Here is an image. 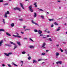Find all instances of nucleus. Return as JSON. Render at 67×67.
Listing matches in <instances>:
<instances>
[{
  "instance_id": "nucleus-1",
  "label": "nucleus",
  "mask_w": 67,
  "mask_h": 67,
  "mask_svg": "<svg viewBox=\"0 0 67 67\" xmlns=\"http://www.w3.org/2000/svg\"><path fill=\"white\" fill-rule=\"evenodd\" d=\"M10 43L11 44H13V45H15L14 46V48L13 49L14 50V49H15V48H17V45H15V43L11 42V41H10Z\"/></svg>"
},
{
  "instance_id": "nucleus-2",
  "label": "nucleus",
  "mask_w": 67,
  "mask_h": 67,
  "mask_svg": "<svg viewBox=\"0 0 67 67\" xmlns=\"http://www.w3.org/2000/svg\"><path fill=\"white\" fill-rule=\"evenodd\" d=\"M32 5H31L29 6V8L30 11L31 12H33V9H32Z\"/></svg>"
},
{
  "instance_id": "nucleus-3",
  "label": "nucleus",
  "mask_w": 67,
  "mask_h": 67,
  "mask_svg": "<svg viewBox=\"0 0 67 67\" xmlns=\"http://www.w3.org/2000/svg\"><path fill=\"white\" fill-rule=\"evenodd\" d=\"M4 54L5 55H6V56H9V55H11L12 54V53L10 52L8 54L4 53Z\"/></svg>"
},
{
  "instance_id": "nucleus-4",
  "label": "nucleus",
  "mask_w": 67,
  "mask_h": 67,
  "mask_svg": "<svg viewBox=\"0 0 67 67\" xmlns=\"http://www.w3.org/2000/svg\"><path fill=\"white\" fill-rule=\"evenodd\" d=\"M14 10H19V11H21V9H20V8H19L18 7H15L14 8Z\"/></svg>"
},
{
  "instance_id": "nucleus-5",
  "label": "nucleus",
  "mask_w": 67,
  "mask_h": 67,
  "mask_svg": "<svg viewBox=\"0 0 67 67\" xmlns=\"http://www.w3.org/2000/svg\"><path fill=\"white\" fill-rule=\"evenodd\" d=\"M13 36H14V37H18V38H21V36L18 35H13Z\"/></svg>"
},
{
  "instance_id": "nucleus-6",
  "label": "nucleus",
  "mask_w": 67,
  "mask_h": 67,
  "mask_svg": "<svg viewBox=\"0 0 67 67\" xmlns=\"http://www.w3.org/2000/svg\"><path fill=\"white\" fill-rule=\"evenodd\" d=\"M62 61H59L57 62L56 63L57 64H60V65H61L62 64Z\"/></svg>"
},
{
  "instance_id": "nucleus-7",
  "label": "nucleus",
  "mask_w": 67,
  "mask_h": 67,
  "mask_svg": "<svg viewBox=\"0 0 67 67\" xmlns=\"http://www.w3.org/2000/svg\"><path fill=\"white\" fill-rule=\"evenodd\" d=\"M31 22L33 24H35V25H38L37 24V23H35L34 22V21H33V20H32L31 21Z\"/></svg>"
},
{
  "instance_id": "nucleus-8",
  "label": "nucleus",
  "mask_w": 67,
  "mask_h": 67,
  "mask_svg": "<svg viewBox=\"0 0 67 67\" xmlns=\"http://www.w3.org/2000/svg\"><path fill=\"white\" fill-rule=\"evenodd\" d=\"M45 45H46L45 43H43L42 46V47H43V48H46V47H44L45 46Z\"/></svg>"
},
{
  "instance_id": "nucleus-9",
  "label": "nucleus",
  "mask_w": 67,
  "mask_h": 67,
  "mask_svg": "<svg viewBox=\"0 0 67 67\" xmlns=\"http://www.w3.org/2000/svg\"><path fill=\"white\" fill-rule=\"evenodd\" d=\"M20 5L21 7L23 9H24V7H23V4L21 3H20Z\"/></svg>"
},
{
  "instance_id": "nucleus-10",
  "label": "nucleus",
  "mask_w": 67,
  "mask_h": 67,
  "mask_svg": "<svg viewBox=\"0 0 67 67\" xmlns=\"http://www.w3.org/2000/svg\"><path fill=\"white\" fill-rule=\"evenodd\" d=\"M38 32V33L39 34H41V33H42V31L40 30H39Z\"/></svg>"
},
{
  "instance_id": "nucleus-11",
  "label": "nucleus",
  "mask_w": 67,
  "mask_h": 67,
  "mask_svg": "<svg viewBox=\"0 0 67 67\" xmlns=\"http://www.w3.org/2000/svg\"><path fill=\"white\" fill-rule=\"evenodd\" d=\"M59 55V53L58 52H56L55 53V55L56 56H58Z\"/></svg>"
},
{
  "instance_id": "nucleus-12",
  "label": "nucleus",
  "mask_w": 67,
  "mask_h": 67,
  "mask_svg": "<svg viewBox=\"0 0 67 67\" xmlns=\"http://www.w3.org/2000/svg\"><path fill=\"white\" fill-rule=\"evenodd\" d=\"M3 42V40H1L0 42V46H1L2 45V43Z\"/></svg>"
},
{
  "instance_id": "nucleus-13",
  "label": "nucleus",
  "mask_w": 67,
  "mask_h": 67,
  "mask_svg": "<svg viewBox=\"0 0 67 67\" xmlns=\"http://www.w3.org/2000/svg\"><path fill=\"white\" fill-rule=\"evenodd\" d=\"M36 4H37V3L36 2L34 4V5H35V7H36V8L37 7V5H36Z\"/></svg>"
},
{
  "instance_id": "nucleus-14",
  "label": "nucleus",
  "mask_w": 67,
  "mask_h": 67,
  "mask_svg": "<svg viewBox=\"0 0 67 67\" xmlns=\"http://www.w3.org/2000/svg\"><path fill=\"white\" fill-rule=\"evenodd\" d=\"M12 63L14 65V66H16V67H18V65H16V64H14V63L13 62H12Z\"/></svg>"
},
{
  "instance_id": "nucleus-15",
  "label": "nucleus",
  "mask_w": 67,
  "mask_h": 67,
  "mask_svg": "<svg viewBox=\"0 0 67 67\" xmlns=\"http://www.w3.org/2000/svg\"><path fill=\"white\" fill-rule=\"evenodd\" d=\"M16 42L17 43V44L19 46H20V45H21V44L20 43V42H19L17 41Z\"/></svg>"
},
{
  "instance_id": "nucleus-16",
  "label": "nucleus",
  "mask_w": 67,
  "mask_h": 67,
  "mask_svg": "<svg viewBox=\"0 0 67 67\" xmlns=\"http://www.w3.org/2000/svg\"><path fill=\"white\" fill-rule=\"evenodd\" d=\"M33 63H37V61H36V60H33Z\"/></svg>"
},
{
  "instance_id": "nucleus-17",
  "label": "nucleus",
  "mask_w": 67,
  "mask_h": 67,
  "mask_svg": "<svg viewBox=\"0 0 67 67\" xmlns=\"http://www.w3.org/2000/svg\"><path fill=\"white\" fill-rule=\"evenodd\" d=\"M34 18H36V16H37V15L36 14V13H34Z\"/></svg>"
},
{
  "instance_id": "nucleus-18",
  "label": "nucleus",
  "mask_w": 67,
  "mask_h": 67,
  "mask_svg": "<svg viewBox=\"0 0 67 67\" xmlns=\"http://www.w3.org/2000/svg\"><path fill=\"white\" fill-rule=\"evenodd\" d=\"M4 17L6 18H7V13H5L4 15Z\"/></svg>"
},
{
  "instance_id": "nucleus-19",
  "label": "nucleus",
  "mask_w": 67,
  "mask_h": 67,
  "mask_svg": "<svg viewBox=\"0 0 67 67\" xmlns=\"http://www.w3.org/2000/svg\"><path fill=\"white\" fill-rule=\"evenodd\" d=\"M29 47L30 48H34V47L32 46H29Z\"/></svg>"
},
{
  "instance_id": "nucleus-20",
  "label": "nucleus",
  "mask_w": 67,
  "mask_h": 67,
  "mask_svg": "<svg viewBox=\"0 0 67 67\" xmlns=\"http://www.w3.org/2000/svg\"><path fill=\"white\" fill-rule=\"evenodd\" d=\"M6 34L7 35H8V36H11V35H10V34H9L8 32H6Z\"/></svg>"
},
{
  "instance_id": "nucleus-21",
  "label": "nucleus",
  "mask_w": 67,
  "mask_h": 67,
  "mask_svg": "<svg viewBox=\"0 0 67 67\" xmlns=\"http://www.w3.org/2000/svg\"><path fill=\"white\" fill-rule=\"evenodd\" d=\"M6 34L7 35H8V36H11V35H10V34H9L8 32H6Z\"/></svg>"
},
{
  "instance_id": "nucleus-22",
  "label": "nucleus",
  "mask_w": 67,
  "mask_h": 67,
  "mask_svg": "<svg viewBox=\"0 0 67 67\" xmlns=\"http://www.w3.org/2000/svg\"><path fill=\"white\" fill-rule=\"evenodd\" d=\"M14 23H12L11 24V26L12 27H13V26H14Z\"/></svg>"
},
{
  "instance_id": "nucleus-23",
  "label": "nucleus",
  "mask_w": 67,
  "mask_h": 67,
  "mask_svg": "<svg viewBox=\"0 0 67 67\" xmlns=\"http://www.w3.org/2000/svg\"><path fill=\"white\" fill-rule=\"evenodd\" d=\"M4 30L3 29H0V32H4Z\"/></svg>"
},
{
  "instance_id": "nucleus-24",
  "label": "nucleus",
  "mask_w": 67,
  "mask_h": 67,
  "mask_svg": "<svg viewBox=\"0 0 67 67\" xmlns=\"http://www.w3.org/2000/svg\"><path fill=\"white\" fill-rule=\"evenodd\" d=\"M45 55V53H43L41 54L42 56H44Z\"/></svg>"
},
{
  "instance_id": "nucleus-25",
  "label": "nucleus",
  "mask_w": 67,
  "mask_h": 67,
  "mask_svg": "<svg viewBox=\"0 0 67 67\" xmlns=\"http://www.w3.org/2000/svg\"><path fill=\"white\" fill-rule=\"evenodd\" d=\"M30 29H25L24 30V31H27V30L30 31Z\"/></svg>"
},
{
  "instance_id": "nucleus-26",
  "label": "nucleus",
  "mask_w": 67,
  "mask_h": 67,
  "mask_svg": "<svg viewBox=\"0 0 67 67\" xmlns=\"http://www.w3.org/2000/svg\"><path fill=\"white\" fill-rule=\"evenodd\" d=\"M44 16L43 15H42L41 16V18H42V19H44Z\"/></svg>"
},
{
  "instance_id": "nucleus-27",
  "label": "nucleus",
  "mask_w": 67,
  "mask_h": 67,
  "mask_svg": "<svg viewBox=\"0 0 67 67\" xmlns=\"http://www.w3.org/2000/svg\"><path fill=\"white\" fill-rule=\"evenodd\" d=\"M7 13V14H10V13L9 12V11H7V13Z\"/></svg>"
},
{
  "instance_id": "nucleus-28",
  "label": "nucleus",
  "mask_w": 67,
  "mask_h": 67,
  "mask_svg": "<svg viewBox=\"0 0 67 67\" xmlns=\"http://www.w3.org/2000/svg\"><path fill=\"white\" fill-rule=\"evenodd\" d=\"M60 51L61 52H64V50H62V49L61 48L60 49Z\"/></svg>"
},
{
  "instance_id": "nucleus-29",
  "label": "nucleus",
  "mask_w": 67,
  "mask_h": 67,
  "mask_svg": "<svg viewBox=\"0 0 67 67\" xmlns=\"http://www.w3.org/2000/svg\"><path fill=\"white\" fill-rule=\"evenodd\" d=\"M42 59H38V62H40V61H41V60H42Z\"/></svg>"
},
{
  "instance_id": "nucleus-30",
  "label": "nucleus",
  "mask_w": 67,
  "mask_h": 67,
  "mask_svg": "<svg viewBox=\"0 0 67 67\" xmlns=\"http://www.w3.org/2000/svg\"><path fill=\"white\" fill-rule=\"evenodd\" d=\"M34 31L35 32H38L37 30L36 29L34 30Z\"/></svg>"
},
{
  "instance_id": "nucleus-31",
  "label": "nucleus",
  "mask_w": 67,
  "mask_h": 67,
  "mask_svg": "<svg viewBox=\"0 0 67 67\" xmlns=\"http://www.w3.org/2000/svg\"><path fill=\"white\" fill-rule=\"evenodd\" d=\"M49 40L50 41H51V42H52V39L51 38H49Z\"/></svg>"
},
{
  "instance_id": "nucleus-32",
  "label": "nucleus",
  "mask_w": 67,
  "mask_h": 67,
  "mask_svg": "<svg viewBox=\"0 0 67 67\" xmlns=\"http://www.w3.org/2000/svg\"><path fill=\"white\" fill-rule=\"evenodd\" d=\"M3 23H4V24H5V22H4V19H3Z\"/></svg>"
},
{
  "instance_id": "nucleus-33",
  "label": "nucleus",
  "mask_w": 67,
  "mask_h": 67,
  "mask_svg": "<svg viewBox=\"0 0 67 67\" xmlns=\"http://www.w3.org/2000/svg\"><path fill=\"white\" fill-rule=\"evenodd\" d=\"M29 40L31 41V42H34V41L31 39V38H29Z\"/></svg>"
},
{
  "instance_id": "nucleus-34",
  "label": "nucleus",
  "mask_w": 67,
  "mask_h": 67,
  "mask_svg": "<svg viewBox=\"0 0 67 67\" xmlns=\"http://www.w3.org/2000/svg\"><path fill=\"white\" fill-rule=\"evenodd\" d=\"M2 67H5V65L4 64H3L2 65Z\"/></svg>"
},
{
  "instance_id": "nucleus-35",
  "label": "nucleus",
  "mask_w": 67,
  "mask_h": 67,
  "mask_svg": "<svg viewBox=\"0 0 67 67\" xmlns=\"http://www.w3.org/2000/svg\"><path fill=\"white\" fill-rule=\"evenodd\" d=\"M31 58L30 57H29L28 58V59L29 60H30V59H31Z\"/></svg>"
},
{
  "instance_id": "nucleus-36",
  "label": "nucleus",
  "mask_w": 67,
  "mask_h": 67,
  "mask_svg": "<svg viewBox=\"0 0 67 67\" xmlns=\"http://www.w3.org/2000/svg\"><path fill=\"white\" fill-rule=\"evenodd\" d=\"M39 9L40 11H43V10L42 9Z\"/></svg>"
},
{
  "instance_id": "nucleus-37",
  "label": "nucleus",
  "mask_w": 67,
  "mask_h": 67,
  "mask_svg": "<svg viewBox=\"0 0 67 67\" xmlns=\"http://www.w3.org/2000/svg\"><path fill=\"white\" fill-rule=\"evenodd\" d=\"M8 5V3H6L3 4L4 5Z\"/></svg>"
},
{
  "instance_id": "nucleus-38",
  "label": "nucleus",
  "mask_w": 67,
  "mask_h": 67,
  "mask_svg": "<svg viewBox=\"0 0 67 67\" xmlns=\"http://www.w3.org/2000/svg\"><path fill=\"white\" fill-rule=\"evenodd\" d=\"M7 65L9 67H11V65H10V64H7Z\"/></svg>"
},
{
  "instance_id": "nucleus-39",
  "label": "nucleus",
  "mask_w": 67,
  "mask_h": 67,
  "mask_svg": "<svg viewBox=\"0 0 67 67\" xmlns=\"http://www.w3.org/2000/svg\"><path fill=\"white\" fill-rule=\"evenodd\" d=\"M22 53L23 54H25V52H22Z\"/></svg>"
},
{
  "instance_id": "nucleus-40",
  "label": "nucleus",
  "mask_w": 67,
  "mask_h": 67,
  "mask_svg": "<svg viewBox=\"0 0 67 67\" xmlns=\"http://www.w3.org/2000/svg\"><path fill=\"white\" fill-rule=\"evenodd\" d=\"M23 40H27V38H23Z\"/></svg>"
},
{
  "instance_id": "nucleus-41",
  "label": "nucleus",
  "mask_w": 67,
  "mask_h": 67,
  "mask_svg": "<svg viewBox=\"0 0 67 67\" xmlns=\"http://www.w3.org/2000/svg\"><path fill=\"white\" fill-rule=\"evenodd\" d=\"M54 24H55V25H58V24L56 23H54Z\"/></svg>"
},
{
  "instance_id": "nucleus-42",
  "label": "nucleus",
  "mask_w": 67,
  "mask_h": 67,
  "mask_svg": "<svg viewBox=\"0 0 67 67\" xmlns=\"http://www.w3.org/2000/svg\"><path fill=\"white\" fill-rule=\"evenodd\" d=\"M3 2V0H0V2Z\"/></svg>"
},
{
  "instance_id": "nucleus-43",
  "label": "nucleus",
  "mask_w": 67,
  "mask_h": 67,
  "mask_svg": "<svg viewBox=\"0 0 67 67\" xmlns=\"http://www.w3.org/2000/svg\"><path fill=\"white\" fill-rule=\"evenodd\" d=\"M42 36H43V34H41L40 35V37Z\"/></svg>"
},
{
  "instance_id": "nucleus-44",
  "label": "nucleus",
  "mask_w": 67,
  "mask_h": 67,
  "mask_svg": "<svg viewBox=\"0 0 67 67\" xmlns=\"http://www.w3.org/2000/svg\"><path fill=\"white\" fill-rule=\"evenodd\" d=\"M23 29H25L26 28V26H23Z\"/></svg>"
},
{
  "instance_id": "nucleus-45",
  "label": "nucleus",
  "mask_w": 67,
  "mask_h": 67,
  "mask_svg": "<svg viewBox=\"0 0 67 67\" xmlns=\"http://www.w3.org/2000/svg\"><path fill=\"white\" fill-rule=\"evenodd\" d=\"M5 45H6V46H11L9 44H5Z\"/></svg>"
},
{
  "instance_id": "nucleus-46",
  "label": "nucleus",
  "mask_w": 67,
  "mask_h": 67,
  "mask_svg": "<svg viewBox=\"0 0 67 67\" xmlns=\"http://www.w3.org/2000/svg\"><path fill=\"white\" fill-rule=\"evenodd\" d=\"M60 30V29H57V31H59Z\"/></svg>"
},
{
  "instance_id": "nucleus-47",
  "label": "nucleus",
  "mask_w": 67,
  "mask_h": 67,
  "mask_svg": "<svg viewBox=\"0 0 67 67\" xmlns=\"http://www.w3.org/2000/svg\"><path fill=\"white\" fill-rule=\"evenodd\" d=\"M16 34H17V35H19V34L18 33H17L16 32Z\"/></svg>"
},
{
  "instance_id": "nucleus-48",
  "label": "nucleus",
  "mask_w": 67,
  "mask_h": 67,
  "mask_svg": "<svg viewBox=\"0 0 67 67\" xmlns=\"http://www.w3.org/2000/svg\"><path fill=\"white\" fill-rule=\"evenodd\" d=\"M19 20H20V21H23V19H19Z\"/></svg>"
},
{
  "instance_id": "nucleus-49",
  "label": "nucleus",
  "mask_w": 67,
  "mask_h": 67,
  "mask_svg": "<svg viewBox=\"0 0 67 67\" xmlns=\"http://www.w3.org/2000/svg\"><path fill=\"white\" fill-rule=\"evenodd\" d=\"M21 34H24V32H21Z\"/></svg>"
},
{
  "instance_id": "nucleus-50",
  "label": "nucleus",
  "mask_w": 67,
  "mask_h": 67,
  "mask_svg": "<svg viewBox=\"0 0 67 67\" xmlns=\"http://www.w3.org/2000/svg\"><path fill=\"white\" fill-rule=\"evenodd\" d=\"M56 46H57V47H58V46H59V44H57V45H56Z\"/></svg>"
},
{
  "instance_id": "nucleus-51",
  "label": "nucleus",
  "mask_w": 67,
  "mask_h": 67,
  "mask_svg": "<svg viewBox=\"0 0 67 67\" xmlns=\"http://www.w3.org/2000/svg\"><path fill=\"white\" fill-rule=\"evenodd\" d=\"M49 35H48L47 36V37H49Z\"/></svg>"
},
{
  "instance_id": "nucleus-52",
  "label": "nucleus",
  "mask_w": 67,
  "mask_h": 67,
  "mask_svg": "<svg viewBox=\"0 0 67 67\" xmlns=\"http://www.w3.org/2000/svg\"><path fill=\"white\" fill-rule=\"evenodd\" d=\"M53 26H54V25H52L51 26V27H53Z\"/></svg>"
},
{
  "instance_id": "nucleus-53",
  "label": "nucleus",
  "mask_w": 67,
  "mask_h": 67,
  "mask_svg": "<svg viewBox=\"0 0 67 67\" xmlns=\"http://www.w3.org/2000/svg\"><path fill=\"white\" fill-rule=\"evenodd\" d=\"M49 21H52L51 19H49Z\"/></svg>"
},
{
  "instance_id": "nucleus-54",
  "label": "nucleus",
  "mask_w": 67,
  "mask_h": 67,
  "mask_svg": "<svg viewBox=\"0 0 67 67\" xmlns=\"http://www.w3.org/2000/svg\"><path fill=\"white\" fill-rule=\"evenodd\" d=\"M57 2H60V1H57Z\"/></svg>"
},
{
  "instance_id": "nucleus-55",
  "label": "nucleus",
  "mask_w": 67,
  "mask_h": 67,
  "mask_svg": "<svg viewBox=\"0 0 67 67\" xmlns=\"http://www.w3.org/2000/svg\"><path fill=\"white\" fill-rule=\"evenodd\" d=\"M65 52H67V50L65 49Z\"/></svg>"
},
{
  "instance_id": "nucleus-56",
  "label": "nucleus",
  "mask_w": 67,
  "mask_h": 67,
  "mask_svg": "<svg viewBox=\"0 0 67 67\" xmlns=\"http://www.w3.org/2000/svg\"><path fill=\"white\" fill-rule=\"evenodd\" d=\"M63 44H66V42H63Z\"/></svg>"
},
{
  "instance_id": "nucleus-57",
  "label": "nucleus",
  "mask_w": 67,
  "mask_h": 67,
  "mask_svg": "<svg viewBox=\"0 0 67 67\" xmlns=\"http://www.w3.org/2000/svg\"><path fill=\"white\" fill-rule=\"evenodd\" d=\"M43 38H46V37H43Z\"/></svg>"
},
{
  "instance_id": "nucleus-58",
  "label": "nucleus",
  "mask_w": 67,
  "mask_h": 67,
  "mask_svg": "<svg viewBox=\"0 0 67 67\" xmlns=\"http://www.w3.org/2000/svg\"><path fill=\"white\" fill-rule=\"evenodd\" d=\"M47 33H50V32H49V31H48L47 32Z\"/></svg>"
},
{
  "instance_id": "nucleus-59",
  "label": "nucleus",
  "mask_w": 67,
  "mask_h": 67,
  "mask_svg": "<svg viewBox=\"0 0 67 67\" xmlns=\"http://www.w3.org/2000/svg\"><path fill=\"white\" fill-rule=\"evenodd\" d=\"M46 52H48V50H46Z\"/></svg>"
},
{
  "instance_id": "nucleus-60",
  "label": "nucleus",
  "mask_w": 67,
  "mask_h": 67,
  "mask_svg": "<svg viewBox=\"0 0 67 67\" xmlns=\"http://www.w3.org/2000/svg\"><path fill=\"white\" fill-rule=\"evenodd\" d=\"M65 53L66 54H67V52H65Z\"/></svg>"
},
{
  "instance_id": "nucleus-61",
  "label": "nucleus",
  "mask_w": 67,
  "mask_h": 67,
  "mask_svg": "<svg viewBox=\"0 0 67 67\" xmlns=\"http://www.w3.org/2000/svg\"><path fill=\"white\" fill-rule=\"evenodd\" d=\"M51 21H53V20H54V19H51Z\"/></svg>"
},
{
  "instance_id": "nucleus-62",
  "label": "nucleus",
  "mask_w": 67,
  "mask_h": 67,
  "mask_svg": "<svg viewBox=\"0 0 67 67\" xmlns=\"http://www.w3.org/2000/svg\"><path fill=\"white\" fill-rule=\"evenodd\" d=\"M59 9H61V7H59Z\"/></svg>"
},
{
  "instance_id": "nucleus-63",
  "label": "nucleus",
  "mask_w": 67,
  "mask_h": 67,
  "mask_svg": "<svg viewBox=\"0 0 67 67\" xmlns=\"http://www.w3.org/2000/svg\"><path fill=\"white\" fill-rule=\"evenodd\" d=\"M44 63H45V62H43L42 63V64H44Z\"/></svg>"
},
{
  "instance_id": "nucleus-64",
  "label": "nucleus",
  "mask_w": 67,
  "mask_h": 67,
  "mask_svg": "<svg viewBox=\"0 0 67 67\" xmlns=\"http://www.w3.org/2000/svg\"><path fill=\"white\" fill-rule=\"evenodd\" d=\"M22 63H23V62L22 61H21Z\"/></svg>"
}]
</instances>
